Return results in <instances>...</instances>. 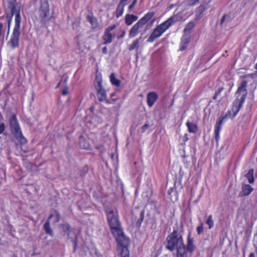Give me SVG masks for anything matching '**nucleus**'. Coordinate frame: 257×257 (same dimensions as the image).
<instances>
[{
	"instance_id": "f257e3e1",
	"label": "nucleus",
	"mask_w": 257,
	"mask_h": 257,
	"mask_svg": "<svg viewBox=\"0 0 257 257\" xmlns=\"http://www.w3.org/2000/svg\"><path fill=\"white\" fill-rule=\"evenodd\" d=\"M165 244L168 250L171 251L177 250V257H191L196 248L190 234L188 235L187 245L185 246L182 234L175 229L167 236Z\"/></svg>"
},
{
	"instance_id": "f03ea898",
	"label": "nucleus",
	"mask_w": 257,
	"mask_h": 257,
	"mask_svg": "<svg viewBox=\"0 0 257 257\" xmlns=\"http://www.w3.org/2000/svg\"><path fill=\"white\" fill-rule=\"evenodd\" d=\"M246 86L247 82L246 81H242L240 86L238 88L236 92V98L233 103L232 108L234 112V116H235L238 113L245 101L247 94Z\"/></svg>"
},
{
	"instance_id": "7ed1b4c3",
	"label": "nucleus",
	"mask_w": 257,
	"mask_h": 257,
	"mask_svg": "<svg viewBox=\"0 0 257 257\" xmlns=\"http://www.w3.org/2000/svg\"><path fill=\"white\" fill-rule=\"evenodd\" d=\"M107 220L112 233L120 232L121 228V223L118 219V215L116 210L114 209H107L106 210Z\"/></svg>"
},
{
	"instance_id": "20e7f679",
	"label": "nucleus",
	"mask_w": 257,
	"mask_h": 257,
	"mask_svg": "<svg viewBox=\"0 0 257 257\" xmlns=\"http://www.w3.org/2000/svg\"><path fill=\"white\" fill-rule=\"evenodd\" d=\"M173 17H170L168 20L158 25L150 35L147 41L153 42L157 38L160 37L174 23Z\"/></svg>"
},
{
	"instance_id": "39448f33",
	"label": "nucleus",
	"mask_w": 257,
	"mask_h": 257,
	"mask_svg": "<svg viewBox=\"0 0 257 257\" xmlns=\"http://www.w3.org/2000/svg\"><path fill=\"white\" fill-rule=\"evenodd\" d=\"M9 124L13 134L21 144H25L26 139L23 136L18 120L15 114H13L9 118Z\"/></svg>"
},
{
	"instance_id": "423d86ee",
	"label": "nucleus",
	"mask_w": 257,
	"mask_h": 257,
	"mask_svg": "<svg viewBox=\"0 0 257 257\" xmlns=\"http://www.w3.org/2000/svg\"><path fill=\"white\" fill-rule=\"evenodd\" d=\"M94 87L97 91V97L99 101H104L107 104L111 103L110 101L107 98V94L105 89L103 88L102 83V79L97 75L94 82Z\"/></svg>"
},
{
	"instance_id": "0eeeda50",
	"label": "nucleus",
	"mask_w": 257,
	"mask_h": 257,
	"mask_svg": "<svg viewBox=\"0 0 257 257\" xmlns=\"http://www.w3.org/2000/svg\"><path fill=\"white\" fill-rule=\"evenodd\" d=\"M50 17L49 4L48 0L40 1V18L43 23L48 21Z\"/></svg>"
},
{
	"instance_id": "6e6552de",
	"label": "nucleus",
	"mask_w": 257,
	"mask_h": 257,
	"mask_svg": "<svg viewBox=\"0 0 257 257\" xmlns=\"http://www.w3.org/2000/svg\"><path fill=\"white\" fill-rule=\"evenodd\" d=\"M114 237L115 238L117 243L119 245L121 246L123 248H127L129 244L130 240L124 234L122 229H120L119 231L115 233H112Z\"/></svg>"
},
{
	"instance_id": "1a4fd4ad",
	"label": "nucleus",
	"mask_w": 257,
	"mask_h": 257,
	"mask_svg": "<svg viewBox=\"0 0 257 257\" xmlns=\"http://www.w3.org/2000/svg\"><path fill=\"white\" fill-rule=\"evenodd\" d=\"M20 35V31L16 30L13 31L10 40L7 43V45L12 49H14L19 46Z\"/></svg>"
},
{
	"instance_id": "9d476101",
	"label": "nucleus",
	"mask_w": 257,
	"mask_h": 257,
	"mask_svg": "<svg viewBox=\"0 0 257 257\" xmlns=\"http://www.w3.org/2000/svg\"><path fill=\"white\" fill-rule=\"evenodd\" d=\"M8 11H9V12L12 13L13 15L18 14V12L20 13V7L16 3V0L9 2Z\"/></svg>"
},
{
	"instance_id": "9b49d317",
	"label": "nucleus",
	"mask_w": 257,
	"mask_h": 257,
	"mask_svg": "<svg viewBox=\"0 0 257 257\" xmlns=\"http://www.w3.org/2000/svg\"><path fill=\"white\" fill-rule=\"evenodd\" d=\"M158 98L157 94L155 92H149L147 94V103L150 107H152Z\"/></svg>"
},
{
	"instance_id": "f8f14e48",
	"label": "nucleus",
	"mask_w": 257,
	"mask_h": 257,
	"mask_svg": "<svg viewBox=\"0 0 257 257\" xmlns=\"http://www.w3.org/2000/svg\"><path fill=\"white\" fill-rule=\"evenodd\" d=\"M253 190V188L248 184L242 185L241 191L239 192V196H245L249 195Z\"/></svg>"
},
{
	"instance_id": "ddd939ff",
	"label": "nucleus",
	"mask_w": 257,
	"mask_h": 257,
	"mask_svg": "<svg viewBox=\"0 0 257 257\" xmlns=\"http://www.w3.org/2000/svg\"><path fill=\"white\" fill-rule=\"evenodd\" d=\"M142 28L143 27L138 22L136 23L129 32V37L134 38L139 33V29Z\"/></svg>"
},
{
	"instance_id": "4468645a",
	"label": "nucleus",
	"mask_w": 257,
	"mask_h": 257,
	"mask_svg": "<svg viewBox=\"0 0 257 257\" xmlns=\"http://www.w3.org/2000/svg\"><path fill=\"white\" fill-rule=\"evenodd\" d=\"M155 13L153 12H149L146 14L138 22L142 27L149 22L154 16Z\"/></svg>"
},
{
	"instance_id": "2eb2a0df",
	"label": "nucleus",
	"mask_w": 257,
	"mask_h": 257,
	"mask_svg": "<svg viewBox=\"0 0 257 257\" xmlns=\"http://www.w3.org/2000/svg\"><path fill=\"white\" fill-rule=\"evenodd\" d=\"M190 42V38L187 35L183 36L181 38V41L180 44V50L182 51L185 50Z\"/></svg>"
},
{
	"instance_id": "dca6fc26",
	"label": "nucleus",
	"mask_w": 257,
	"mask_h": 257,
	"mask_svg": "<svg viewBox=\"0 0 257 257\" xmlns=\"http://www.w3.org/2000/svg\"><path fill=\"white\" fill-rule=\"evenodd\" d=\"M138 17L134 15L126 14L125 16V24L128 25H131L133 22L136 21Z\"/></svg>"
},
{
	"instance_id": "f3484780",
	"label": "nucleus",
	"mask_w": 257,
	"mask_h": 257,
	"mask_svg": "<svg viewBox=\"0 0 257 257\" xmlns=\"http://www.w3.org/2000/svg\"><path fill=\"white\" fill-rule=\"evenodd\" d=\"M21 21V18L20 13L19 12L16 14L15 18V27L13 30L20 31V23Z\"/></svg>"
},
{
	"instance_id": "a211bd4d",
	"label": "nucleus",
	"mask_w": 257,
	"mask_h": 257,
	"mask_svg": "<svg viewBox=\"0 0 257 257\" xmlns=\"http://www.w3.org/2000/svg\"><path fill=\"white\" fill-rule=\"evenodd\" d=\"M186 125L189 133H196L197 132V126L196 124L188 121L186 122Z\"/></svg>"
},
{
	"instance_id": "6ab92c4d",
	"label": "nucleus",
	"mask_w": 257,
	"mask_h": 257,
	"mask_svg": "<svg viewBox=\"0 0 257 257\" xmlns=\"http://www.w3.org/2000/svg\"><path fill=\"white\" fill-rule=\"evenodd\" d=\"M142 37L140 36L139 38H137L135 40H134L131 45L129 46L128 49L130 51L133 50L135 49H138L139 47V43L142 40Z\"/></svg>"
},
{
	"instance_id": "aec40b11",
	"label": "nucleus",
	"mask_w": 257,
	"mask_h": 257,
	"mask_svg": "<svg viewBox=\"0 0 257 257\" xmlns=\"http://www.w3.org/2000/svg\"><path fill=\"white\" fill-rule=\"evenodd\" d=\"M103 39L104 40L103 44H106L110 43L112 40V35L111 33H107L106 32H105L103 36Z\"/></svg>"
},
{
	"instance_id": "412c9836",
	"label": "nucleus",
	"mask_w": 257,
	"mask_h": 257,
	"mask_svg": "<svg viewBox=\"0 0 257 257\" xmlns=\"http://www.w3.org/2000/svg\"><path fill=\"white\" fill-rule=\"evenodd\" d=\"M60 214L59 213L55 211L54 212L51 214L48 218V219L50 220V219H52V221L53 223H56L59 221L60 220Z\"/></svg>"
},
{
	"instance_id": "4be33fe9",
	"label": "nucleus",
	"mask_w": 257,
	"mask_h": 257,
	"mask_svg": "<svg viewBox=\"0 0 257 257\" xmlns=\"http://www.w3.org/2000/svg\"><path fill=\"white\" fill-rule=\"evenodd\" d=\"M110 81L111 84L115 86L118 87L120 84V81L115 78L114 74L111 73L109 76Z\"/></svg>"
},
{
	"instance_id": "5701e85b",
	"label": "nucleus",
	"mask_w": 257,
	"mask_h": 257,
	"mask_svg": "<svg viewBox=\"0 0 257 257\" xmlns=\"http://www.w3.org/2000/svg\"><path fill=\"white\" fill-rule=\"evenodd\" d=\"M124 7L120 5H118L115 11V16L116 18H119L121 16L124 12Z\"/></svg>"
},
{
	"instance_id": "b1692460",
	"label": "nucleus",
	"mask_w": 257,
	"mask_h": 257,
	"mask_svg": "<svg viewBox=\"0 0 257 257\" xmlns=\"http://www.w3.org/2000/svg\"><path fill=\"white\" fill-rule=\"evenodd\" d=\"M44 229L47 233L50 234L51 236H53V231L51 228L50 225V221L48 219L47 221L45 222L44 225Z\"/></svg>"
},
{
	"instance_id": "393cba45",
	"label": "nucleus",
	"mask_w": 257,
	"mask_h": 257,
	"mask_svg": "<svg viewBox=\"0 0 257 257\" xmlns=\"http://www.w3.org/2000/svg\"><path fill=\"white\" fill-rule=\"evenodd\" d=\"M87 21L91 24L93 28L97 26V21L96 18H94L92 16L88 15L87 17Z\"/></svg>"
},
{
	"instance_id": "a878e982",
	"label": "nucleus",
	"mask_w": 257,
	"mask_h": 257,
	"mask_svg": "<svg viewBox=\"0 0 257 257\" xmlns=\"http://www.w3.org/2000/svg\"><path fill=\"white\" fill-rule=\"evenodd\" d=\"M253 174V170L252 169H250L248 171V173L246 174V177L248 179L249 183H252L254 182Z\"/></svg>"
},
{
	"instance_id": "bb28decb",
	"label": "nucleus",
	"mask_w": 257,
	"mask_h": 257,
	"mask_svg": "<svg viewBox=\"0 0 257 257\" xmlns=\"http://www.w3.org/2000/svg\"><path fill=\"white\" fill-rule=\"evenodd\" d=\"M117 257H129V251L127 248H122L121 254Z\"/></svg>"
},
{
	"instance_id": "cd10ccee",
	"label": "nucleus",
	"mask_w": 257,
	"mask_h": 257,
	"mask_svg": "<svg viewBox=\"0 0 257 257\" xmlns=\"http://www.w3.org/2000/svg\"><path fill=\"white\" fill-rule=\"evenodd\" d=\"M206 224L209 226V229H211L214 225V221L212 219V215H209L206 222Z\"/></svg>"
},
{
	"instance_id": "c85d7f7f",
	"label": "nucleus",
	"mask_w": 257,
	"mask_h": 257,
	"mask_svg": "<svg viewBox=\"0 0 257 257\" xmlns=\"http://www.w3.org/2000/svg\"><path fill=\"white\" fill-rule=\"evenodd\" d=\"M63 230L69 235L70 232V226L68 224H63L62 225Z\"/></svg>"
},
{
	"instance_id": "c756f323",
	"label": "nucleus",
	"mask_w": 257,
	"mask_h": 257,
	"mask_svg": "<svg viewBox=\"0 0 257 257\" xmlns=\"http://www.w3.org/2000/svg\"><path fill=\"white\" fill-rule=\"evenodd\" d=\"M5 34V29H4V25L0 23V40L1 39H3L4 37Z\"/></svg>"
},
{
	"instance_id": "7c9ffc66",
	"label": "nucleus",
	"mask_w": 257,
	"mask_h": 257,
	"mask_svg": "<svg viewBox=\"0 0 257 257\" xmlns=\"http://www.w3.org/2000/svg\"><path fill=\"white\" fill-rule=\"evenodd\" d=\"M227 115H225L224 116H221L219 118V119H218V121H217L216 122V124L217 125H219V126H222V124L224 122V119L226 117Z\"/></svg>"
},
{
	"instance_id": "2f4dec72",
	"label": "nucleus",
	"mask_w": 257,
	"mask_h": 257,
	"mask_svg": "<svg viewBox=\"0 0 257 257\" xmlns=\"http://www.w3.org/2000/svg\"><path fill=\"white\" fill-rule=\"evenodd\" d=\"M144 214H145V211L144 210H142L140 214V218L137 221V223L139 225H141L142 223L144 218Z\"/></svg>"
},
{
	"instance_id": "473e14b6",
	"label": "nucleus",
	"mask_w": 257,
	"mask_h": 257,
	"mask_svg": "<svg viewBox=\"0 0 257 257\" xmlns=\"http://www.w3.org/2000/svg\"><path fill=\"white\" fill-rule=\"evenodd\" d=\"M224 90V88L223 87H221L219 88L215 92L214 95L213 97V99L214 100H216L217 99V96L221 93V92Z\"/></svg>"
},
{
	"instance_id": "72a5a7b5",
	"label": "nucleus",
	"mask_w": 257,
	"mask_h": 257,
	"mask_svg": "<svg viewBox=\"0 0 257 257\" xmlns=\"http://www.w3.org/2000/svg\"><path fill=\"white\" fill-rule=\"evenodd\" d=\"M195 25L193 22H190L184 29L185 32L190 31L194 27Z\"/></svg>"
},
{
	"instance_id": "f704fd0d",
	"label": "nucleus",
	"mask_w": 257,
	"mask_h": 257,
	"mask_svg": "<svg viewBox=\"0 0 257 257\" xmlns=\"http://www.w3.org/2000/svg\"><path fill=\"white\" fill-rule=\"evenodd\" d=\"M199 3V0H188L187 5L189 6L196 5Z\"/></svg>"
},
{
	"instance_id": "c9c22d12",
	"label": "nucleus",
	"mask_w": 257,
	"mask_h": 257,
	"mask_svg": "<svg viewBox=\"0 0 257 257\" xmlns=\"http://www.w3.org/2000/svg\"><path fill=\"white\" fill-rule=\"evenodd\" d=\"M197 231L198 234H201L203 231V224L201 222L200 225L197 227Z\"/></svg>"
},
{
	"instance_id": "e433bc0d",
	"label": "nucleus",
	"mask_w": 257,
	"mask_h": 257,
	"mask_svg": "<svg viewBox=\"0 0 257 257\" xmlns=\"http://www.w3.org/2000/svg\"><path fill=\"white\" fill-rule=\"evenodd\" d=\"M13 16L14 15L12 13L8 12L7 14V20L8 21H9V22H11V21L12 20Z\"/></svg>"
},
{
	"instance_id": "4c0bfd02",
	"label": "nucleus",
	"mask_w": 257,
	"mask_h": 257,
	"mask_svg": "<svg viewBox=\"0 0 257 257\" xmlns=\"http://www.w3.org/2000/svg\"><path fill=\"white\" fill-rule=\"evenodd\" d=\"M116 28L115 25H112L109 27H108L105 32H106L107 33H111L110 32L112 31L113 29H114Z\"/></svg>"
},
{
	"instance_id": "58836bf2",
	"label": "nucleus",
	"mask_w": 257,
	"mask_h": 257,
	"mask_svg": "<svg viewBox=\"0 0 257 257\" xmlns=\"http://www.w3.org/2000/svg\"><path fill=\"white\" fill-rule=\"evenodd\" d=\"M221 127H222V126L217 125L216 124H215V128H214V133L215 134H218V133L220 134V132L221 130Z\"/></svg>"
},
{
	"instance_id": "ea45409f",
	"label": "nucleus",
	"mask_w": 257,
	"mask_h": 257,
	"mask_svg": "<svg viewBox=\"0 0 257 257\" xmlns=\"http://www.w3.org/2000/svg\"><path fill=\"white\" fill-rule=\"evenodd\" d=\"M137 1L138 0H133L132 3L128 6V9L129 11L134 8V7L136 6Z\"/></svg>"
},
{
	"instance_id": "a19ab883",
	"label": "nucleus",
	"mask_w": 257,
	"mask_h": 257,
	"mask_svg": "<svg viewBox=\"0 0 257 257\" xmlns=\"http://www.w3.org/2000/svg\"><path fill=\"white\" fill-rule=\"evenodd\" d=\"M149 126V125L147 123L145 124L142 127H141V133H144L145 132V131L148 128Z\"/></svg>"
},
{
	"instance_id": "79ce46f5",
	"label": "nucleus",
	"mask_w": 257,
	"mask_h": 257,
	"mask_svg": "<svg viewBox=\"0 0 257 257\" xmlns=\"http://www.w3.org/2000/svg\"><path fill=\"white\" fill-rule=\"evenodd\" d=\"M5 130V125L4 123L0 124V134H2Z\"/></svg>"
},
{
	"instance_id": "37998d69",
	"label": "nucleus",
	"mask_w": 257,
	"mask_h": 257,
	"mask_svg": "<svg viewBox=\"0 0 257 257\" xmlns=\"http://www.w3.org/2000/svg\"><path fill=\"white\" fill-rule=\"evenodd\" d=\"M127 1L128 0H120L118 4L125 7V6L127 4Z\"/></svg>"
},
{
	"instance_id": "c03bdc74",
	"label": "nucleus",
	"mask_w": 257,
	"mask_h": 257,
	"mask_svg": "<svg viewBox=\"0 0 257 257\" xmlns=\"http://www.w3.org/2000/svg\"><path fill=\"white\" fill-rule=\"evenodd\" d=\"M68 93V89L67 88H65L63 89L62 93L63 95H66Z\"/></svg>"
},
{
	"instance_id": "a18cd8bd",
	"label": "nucleus",
	"mask_w": 257,
	"mask_h": 257,
	"mask_svg": "<svg viewBox=\"0 0 257 257\" xmlns=\"http://www.w3.org/2000/svg\"><path fill=\"white\" fill-rule=\"evenodd\" d=\"M215 140L217 142H218V141L220 139V136H219V133H218V134H215Z\"/></svg>"
},
{
	"instance_id": "49530a36",
	"label": "nucleus",
	"mask_w": 257,
	"mask_h": 257,
	"mask_svg": "<svg viewBox=\"0 0 257 257\" xmlns=\"http://www.w3.org/2000/svg\"><path fill=\"white\" fill-rule=\"evenodd\" d=\"M114 95H115V94L114 93H112L110 95V97L111 98L112 100L113 101H115L117 99L116 98H113Z\"/></svg>"
},
{
	"instance_id": "de8ad7c7",
	"label": "nucleus",
	"mask_w": 257,
	"mask_h": 257,
	"mask_svg": "<svg viewBox=\"0 0 257 257\" xmlns=\"http://www.w3.org/2000/svg\"><path fill=\"white\" fill-rule=\"evenodd\" d=\"M102 52L104 54H106L107 53V49L106 47H104L102 48Z\"/></svg>"
},
{
	"instance_id": "09e8293b",
	"label": "nucleus",
	"mask_w": 257,
	"mask_h": 257,
	"mask_svg": "<svg viewBox=\"0 0 257 257\" xmlns=\"http://www.w3.org/2000/svg\"><path fill=\"white\" fill-rule=\"evenodd\" d=\"M225 18H226V16L225 15L223 16V17L222 18V19L221 20V24H222L224 22Z\"/></svg>"
},
{
	"instance_id": "8fccbe9b",
	"label": "nucleus",
	"mask_w": 257,
	"mask_h": 257,
	"mask_svg": "<svg viewBox=\"0 0 257 257\" xmlns=\"http://www.w3.org/2000/svg\"><path fill=\"white\" fill-rule=\"evenodd\" d=\"M230 89H231V88H230L228 91H226V92H225V96H229V94H230Z\"/></svg>"
},
{
	"instance_id": "3c124183",
	"label": "nucleus",
	"mask_w": 257,
	"mask_h": 257,
	"mask_svg": "<svg viewBox=\"0 0 257 257\" xmlns=\"http://www.w3.org/2000/svg\"><path fill=\"white\" fill-rule=\"evenodd\" d=\"M249 257H255L254 253L252 252L249 254Z\"/></svg>"
},
{
	"instance_id": "603ef678",
	"label": "nucleus",
	"mask_w": 257,
	"mask_h": 257,
	"mask_svg": "<svg viewBox=\"0 0 257 257\" xmlns=\"http://www.w3.org/2000/svg\"><path fill=\"white\" fill-rule=\"evenodd\" d=\"M80 146H81V147L83 148L84 149H87L88 148V145H86V146L84 145L83 146H82L81 145H80Z\"/></svg>"
},
{
	"instance_id": "864d4df0",
	"label": "nucleus",
	"mask_w": 257,
	"mask_h": 257,
	"mask_svg": "<svg viewBox=\"0 0 257 257\" xmlns=\"http://www.w3.org/2000/svg\"><path fill=\"white\" fill-rule=\"evenodd\" d=\"M11 22H8V32H9Z\"/></svg>"
},
{
	"instance_id": "5fc2aeb1",
	"label": "nucleus",
	"mask_w": 257,
	"mask_h": 257,
	"mask_svg": "<svg viewBox=\"0 0 257 257\" xmlns=\"http://www.w3.org/2000/svg\"><path fill=\"white\" fill-rule=\"evenodd\" d=\"M155 22V20H153L152 21H151V24L152 25Z\"/></svg>"
},
{
	"instance_id": "6e6d98bb",
	"label": "nucleus",
	"mask_w": 257,
	"mask_h": 257,
	"mask_svg": "<svg viewBox=\"0 0 257 257\" xmlns=\"http://www.w3.org/2000/svg\"><path fill=\"white\" fill-rule=\"evenodd\" d=\"M254 68L257 70V63L255 65Z\"/></svg>"
}]
</instances>
